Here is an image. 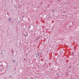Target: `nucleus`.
Instances as JSON below:
<instances>
[{
	"label": "nucleus",
	"mask_w": 79,
	"mask_h": 79,
	"mask_svg": "<svg viewBox=\"0 0 79 79\" xmlns=\"http://www.w3.org/2000/svg\"><path fill=\"white\" fill-rule=\"evenodd\" d=\"M12 62H14V63H15V60H13V61H12Z\"/></svg>",
	"instance_id": "obj_4"
},
{
	"label": "nucleus",
	"mask_w": 79,
	"mask_h": 79,
	"mask_svg": "<svg viewBox=\"0 0 79 79\" xmlns=\"http://www.w3.org/2000/svg\"><path fill=\"white\" fill-rule=\"evenodd\" d=\"M58 74H57V76H58Z\"/></svg>",
	"instance_id": "obj_8"
},
{
	"label": "nucleus",
	"mask_w": 79,
	"mask_h": 79,
	"mask_svg": "<svg viewBox=\"0 0 79 79\" xmlns=\"http://www.w3.org/2000/svg\"><path fill=\"white\" fill-rule=\"evenodd\" d=\"M25 36H28V34L25 35Z\"/></svg>",
	"instance_id": "obj_3"
},
{
	"label": "nucleus",
	"mask_w": 79,
	"mask_h": 79,
	"mask_svg": "<svg viewBox=\"0 0 79 79\" xmlns=\"http://www.w3.org/2000/svg\"><path fill=\"white\" fill-rule=\"evenodd\" d=\"M54 11H55V10H53V12H54Z\"/></svg>",
	"instance_id": "obj_5"
},
{
	"label": "nucleus",
	"mask_w": 79,
	"mask_h": 79,
	"mask_svg": "<svg viewBox=\"0 0 79 79\" xmlns=\"http://www.w3.org/2000/svg\"><path fill=\"white\" fill-rule=\"evenodd\" d=\"M63 13H64V12Z\"/></svg>",
	"instance_id": "obj_10"
},
{
	"label": "nucleus",
	"mask_w": 79,
	"mask_h": 79,
	"mask_svg": "<svg viewBox=\"0 0 79 79\" xmlns=\"http://www.w3.org/2000/svg\"><path fill=\"white\" fill-rule=\"evenodd\" d=\"M36 57H37V55H36Z\"/></svg>",
	"instance_id": "obj_6"
},
{
	"label": "nucleus",
	"mask_w": 79,
	"mask_h": 79,
	"mask_svg": "<svg viewBox=\"0 0 79 79\" xmlns=\"http://www.w3.org/2000/svg\"><path fill=\"white\" fill-rule=\"evenodd\" d=\"M78 65V64H77V65Z\"/></svg>",
	"instance_id": "obj_9"
},
{
	"label": "nucleus",
	"mask_w": 79,
	"mask_h": 79,
	"mask_svg": "<svg viewBox=\"0 0 79 79\" xmlns=\"http://www.w3.org/2000/svg\"><path fill=\"white\" fill-rule=\"evenodd\" d=\"M1 54L2 55H4V54H5V52L4 51H2L1 52Z\"/></svg>",
	"instance_id": "obj_1"
},
{
	"label": "nucleus",
	"mask_w": 79,
	"mask_h": 79,
	"mask_svg": "<svg viewBox=\"0 0 79 79\" xmlns=\"http://www.w3.org/2000/svg\"><path fill=\"white\" fill-rule=\"evenodd\" d=\"M11 19H12V18H9V21H10H10H11Z\"/></svg>",
	"instance_id": "obj_2"
},
{
	"label": "nucleus",
	"mask_w": 79,
	"mask_h": 79,
	"mask_svg": "<svg viewBox=\"0 0 79 79\" xmlns=\"http://www.w3.org/2000/svg\"><path fill=\"white\" fill-rule=\"evenodd\" d=\"M11 11H13V10H11Z\"/></svg>",
	"instance_id": "obj_7"
}]
</instances>
